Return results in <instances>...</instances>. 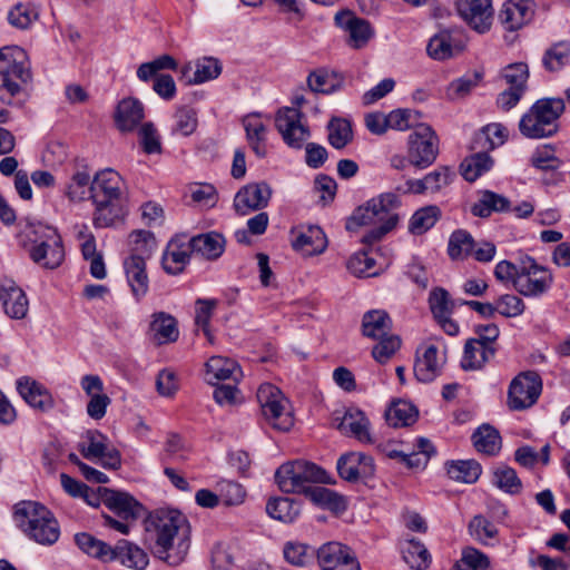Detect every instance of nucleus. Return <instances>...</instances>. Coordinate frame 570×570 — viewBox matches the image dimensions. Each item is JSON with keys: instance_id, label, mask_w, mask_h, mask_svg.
Masks as SVG:
<instances>
[{"instance_id": "obj_52", "label": "nucleus", "mask_w": 570, "mask_h": 570, "mask_svg": "<svg viewBox=\"0 0 570 570\" xmlns=\"http://www.w3.org/2000/svg\"><path fill=\"white\" fill-rule=\"evenodd\" d=\"M262 414L267 423L278 431H288L293 426V416L288 411V401L285 397L283 402L267 407Z\"/></svg>"}, {"instance_id": "obj_62", "label": "nucleus", "mask_w": 570, "mask_h": 570, "mask_svg": "<svg viewBox=\"0 0 570 570\" xmlns=\"http://www.w3.org/2000/svg\"><path fill=\"white\" fill-rule=\"evenodd\" d=\"M421 112L413 109H396L387 115L389 128L405 131L419 125Z\"/></svg>"}, {"instance_id": "obj_4", "label": "nucleus", "mask_w": 570, "mask_h": 570, "mask_svg": "<svg viewBox=\"0 0 570 570\" xmlns=\"http://www.w3.org/2000/svg\"><path fill=\"white\" fill-rule=\"evenodd\" d=\"M31 80L27 52L18 46L0 49V100L11 105Z\"/></svg>"}, {"instance_id": "obj_64", "label": "nucleus", "mask_w": 570, "mask_h": 570, "mask_svg": "<svg viewBox=\"0 0 570 570\" xmlns=\"http://www.w3.org/2000/svg\"><path fill=\"white\" fill-rule=\"evenodd\" d=\"M455 174L446 166H440L435 170L426 174L423 179L426 186V193L435 194L442 188L449 186Z\"/></svg>"}, {"instance_id": "obj_39", "label": "nucleus", "mask_w": 570, "mask_h": 570, "mask_svg": "<svg viewBox=\"0 0 570 570\" xmlns=\"http://www.w3.org/2000/svg\"><path fill=\"white\" fill-rule=\"evenodd\" d=\"M91 176L89 170L83 167L77 169L70 177L69 183L66 185L65 195L70 202H82L90 196Z\"/></svg>"}, {"instance_id": "obj_36", "label": "nucleus", "mask_w": 570, "mask_h": 570, "mask_svg": "<svg viewBox=\"0 0 570 570\" xmlns=\"http://www.w3.org/2000/svg\"><path fill=\"white\" fill-rule=\"evenodd\" d=\"M150 330L154 332L155 340L158 344L175 342L178 338L176 320L164 312L153 315Z\"/></svg>"}, {"instance_id": "obj_44", "label": "nucleus", "mask_w": 570, "mask_h": 570, "mask_svg": "<svg viewBox=\"0 0 570 570\" xmlns=\"http://www.w3.org/2000/svg\"><path fill=\"white\" fill-rule=\"evenodd\" d=\"M446 472L454 481L474 483L480 478L482 468L475 460H461L446 463Z\"/></svg>"}, {"instance_id": "obj_55", "label": "nucleus", "mask_w": 570, "mask_h": 570, "mask_svg": "<svg viewBox=\"0 0 570 570\" xmlns=\"http://www.w3.org/2000/svg\"><path fill=\"white\" fill-rule=\"evenodd\" d=\"M75 541L87 554L102 561H108L109 553H111V546L85 532L77 533L75 535Z\"/></svg>"}, {"instance_id": "obj_42", "label": "nucleus", "mask_w": 570, "mask_h": 570, "mask_svg": "<svg viewBox=\"0 0 570 570\" xmlns=\"http://www.w3.org/2000/svg\"><path fill=\"white\" fill-rule=\"evenodd\" d=\"M489 150L480 149L462 163V176L468 181L476 180L481 175L489 171L493 160L488 154Z\"/></svg>"}, {"instance_id": "obj_41", "label": "nucleus", "mask_w": 570, "mask_h": 570, "mask_svg": "<svg viewBox=\"0 0 570 570\" xmlns=\"http://www.w3.org/2000/svg\"><path fill=\"white\" fill-rule=\"evenodd\" d=\"M474 448L488 455L497 454L501 449V436L499 432L489 424L481 425L473 434Z\"/></svg>"}, {"instance_id": "obj_3", "label": "nucleus", "mask_w": 570, "mask_h": 570, "mask_svg": "<svg viewBox=\"0 0 570 570\" xmlns=\"http://www.w3.org/2000/svg\"><path fill=\"white\" fill-rule=\"evenodd\" d=\"M16 524L32 540L42 546L53 544L60 528L53 514L35 501H22L14 505Z\"/></svg>"}, {"instance_id": "obj_6", "label": "nucleus", "mask_w": 570, "mask_h": 570, "mask_svg": "<svg viewBox=\"0 0 570 570\" xmlns=\"http://www.w3.org/2000/svg\"><path fill=\"white\" fill-rule=\"evenodd\" d=\"M131 243L137 247L134 249L129 257L124 261V268L127 278V283L131 289L134 297L140 301L146 296L149 289V278L146 271V262L142 254L146 256L150 255L153 247L155 246V238L153 233L148 230H134L130 234Z\"/></svg>"}, {"instance_id": "obj_9", "label": "nucleus", "mask_w": 570, "mask_h": 570, "mask_svg": "<svg viewBox=\"0 0 570 570\" xmlns=\"http://www.w3.org/2000/svg\"><path fill=\"white\" fill-rule=\"evenodd\" d=\"M553 275L534 258L525 256L519 261V275L515 279V291L525 297H539L552 286Z\"/></svg>"}, {"instance_id": "obj_26", "label": "nucleus", "mask_w": 570, "mask_h": 570, "mask_svg": "<svg viewBox=\"0 0 570 570\" xmlns=\"http://www.w3.org/2000/svg\"><path fill=\"white\" fill-rule=\"evenodd\" d=\"M114 560L135 570H144L149 563L148 554L140 547L125 539L111 547L108 561Z\"/></svg>"}, {"instance_id": "obj_61", "label": "nucleus", "mask_w": 570, "mask_h": 570, "mask_svg": "<svg viewBox=\"0 0 570 570\" xmlns=\"http://www.w3.org/2000/svg\"><path fill=\"white\" fill-rule=\"evenodd\" d=\"M375 259L368 256V252L360 250L352 255L347 261V269L357 277L375 276L377 273L374 271Z\"/></svg>"}, {"instance_id": "obj_31", "label": "nucleus", "mask_w": 570, "mask_h": 570, "mask_svg": "<svg viewBox=\"0 0 570 570\" xmlns=\"http://www.w3.org/2000/svg\"><path fill=\"white\" fill-rule=\"evenodd\" d=\"M206 371L210 384H215L214 381H225L228 379L237 381L242 376L239 365L234 360L224 356L210 357L206 362Z\"/></svg>"}, {"instance_id": "obj_23", "label": "nucleus", "mask_w": 570, "mask_h": 570, "mask_svg": "<svg viewBox=\"0 0 570 570\" xmlns=\"http://www.w3.org/2000/svg\"><path fill=\"white\" fill-rule=\"evenodd\" d=\"M531 0H508L499 12V21L508 31H515L531 21L533 17Z\"/></svg>"}, {"instance_id": "obj_58", "label": "nucleus", "mask_w": 570, "mask_h": 570, "mask_svg": "<svg viewBox=\"0 0 570 570\" xmlns=\"http://www.w3.org/2000/svg\"><path fill=\"white\" fill-rule=\"evenodd\" d=\"M416 415L417 411L415 407L404 401L393 403L386 412V419L393 426L410 425L415 421Z\"/></svg>"}, {"instance_id": "obj_20", "label": "nucleus", "mask_w": 570, "mask_h": 570, "mask_svg": "<svg viewBox=\"0 0 570 570\" xmlns=\"http://www.w3.org/2000/svg\"><path fill=\"white\" fill-rule=\"evenodd\" d=\"M104 503L119 518L136 521L145 513V508L127 492L104 489Z\"/></svg>"}, {"instance_id": "obj_38", "label": "nucleus", "mask_w": 570, "mask_h": 570, "mask_svg": "<svg viewBox=\"0 0 570 570\" xmlns=\"http://www.w3.org/2000/svg\"><path fill=\"white\" fill-rule=\"evenodd\" d=\"M307 85L314 92L328 95L342 88L343 78L334 71L318 69L308 75Z\"/></svg>"}, {"instance_id": "obj_59", "label": "nucleus", "mask_w": 570, "mask_h": 570, "mask_svg": "<svg viewBox=\"0 0 570 570\" xmlns=\"http://www.w3.org/2000/svg\"><path fill=\"white\" fill-rule=\"evenodd\" d=\"M489 566L490 560L485 553L466 547L462 550L461 559L455 563L454 570H487Z\"/></svg>"}, {"instance_id": "obj_27", "label": "nucleus", "mask_w": 570, "mask_h": 570, "mask_svg": "<svg viewBox=\"0 0 570 570\" xmlns=\"http://www.w3.org/2000/svg\"><path fill=\"white\" fill-rule=\"evenodd\" d=\"M144 117L142 104L136 98H125L117 106L115 122L120 131L128 132L135 130Z\"/></svg>"}, {"instance_id": "obj_19", "label": "nucleus", "mask_w": 570, "mask_h": 570, "mask_svg": "<svg viewBox=\"0 0 570 570\" xmlns=\"http://www.w3.org/2000/svg\"><path fill=\"white\" fill-rule=\"evenodd\" d=\"M338 475L348 482H356L361 478H370L375 472L372 456L362 452L342 454L336 463Z\"/></svg>"}, {"instance_id": "obj_5", "label": "nucleus", "mask_w": 570, "mask_h": 570, "mask_svg": "<svg viewBox=\"0 0 570 570\" xmlns=\"http://www.w3.org/2000/svg\"><path fill=\"white\" fill-rule=\"evenodd\" d=\"M561 98H541L537 100L519 121L520 132L529 139H542L554 136L559 130V118L564 111Z\"/></svg>"}, {"instance_id": "obj_49", "label": "nucleus", "mask_w": 570, "mask_h": 570, "mask_svg": "<svg viewBox=\"0 0 570 570\" xmlns=\"http://www.w3.org/2000/svg\"><path fill=\"white\" fill-rule=\"evenodd\" d=\"M475 247V242L470 233L458 229L452 233L448 244V254L454 261L470 256Z\"/></svg>"}, {"instance_id": "obj_13", "label": "nucleus", "mask_w": 570, "mask_h": 570, "mask_svg": "<svg viewBox=\"0 0 570 570\" xmlns=\"http://www.w3.org/2000/svg\"><path fill=\"white\" fill-rule=\"evenodd\" d=\"M542 391V381L534 371L520 373L509 386V405L512 410L531 407L539 399Z\"/></svg>"}, {"instance_id": "obj_29", "label": "nucleus", "mask_w": 570, "mask_h": 570, "mask_svg": "<svg viewBox=\"0 0 570 570\" xmlns=\"http://www.w3.org/2000/svg\"><path fill=\"white\" fill-rule=\"evenodd\" d=\"M189 247L193 253L200 255L208 261H215L225 250V238L222 234L210 232L191 237Z\"/></svg>"}, {"instance_id": "obj_7", "label": "nucleus", "mask_w": 570, "mask_h": 570, "mask_svg": "<svg viewBox=\"0 0 570 570\" xmlns=\"http://www.w3.org/2000/svg\"><path fill=\"white\" fill-rule=\"evenodd\" d=\"M275 480L285 493H306L312 483H332L324 469L304 460L282 464L275 472Z\"/></svg>"}, {"instance_id": "obj_47", "label": "nucleus", "mask_w": 570, "mask_h": 570, "mask_svg": "<svg viewBox=\"0 0 570 570\" xmlns=\"http://www.w3.org/2000/svg\"><path fill=\"white\" fill-rule=\"evenodd\" d=\"M293 246L304 250L307 255L320 254L326 248V237L320 227H309L296 237Z\"/></svg>"}, {"instance_id": "obj_50", "label": "nucleus", "mask_w": 570, "mask_h": 570, "mask_svg": "<svg viewBox=\"0 0 570 570\" xmlns=\"http://www.w3.org/2000/svg\"><path fill=\"white\" fill-rule=\"evenodd\" d=\"M328 142L335 149H343L353 139L351 122L347 119L334 117L327 125Z\"/></svg>"}, {"instance_id": "obj_53", "label": "nucleus", "mask_w": 570, "mask_h": 570, "mask_svg": "<svg viewBox=\"0 0 570 570\" xmlns=\"http://www.w3.org/2000/svg\"><path fill=\"white\" fill-rule=\"evenodd\" d=\"M570 58V43L568 41H559L546 50L542 63L543 67L550 71H559L569 61Z\"/></svg>"}, {"instance_id": "obj_10", "label": "nucleus", "mask_w": 570, "mask_h": 570, "mask_svg": "<svg viewBox=\"0 0 570 570\" xmlns=\"http://www.w3.org/2000/svg\"><path fill=\"white\" fill-rule=\"evenodd\" d=\"M409 161L416 168L430 167L439 155V137L426 124H420L409 136Z\"/></svg>"}, {"instance_id": "obj_54", "label": "nucleus", "mask_w": 570, "mask_h": 570, "mask_svg": "<svg viewBox=\"0 0 570 570\" xmlns=\"http://www.w3.org/2000/svg\"><path fill=\"white\" fill-rule=\"evenodd\" d=\"M197 112L191 107H179L174 114V125L171 131L174 135L187 137L197 128Z\"/></svg>"}, {"instance_id": "obj_32", "label": "nucleus", "mask_w": 570, "mask_h": 570, "mask_svg": "<svg viewBox=\"0 0 570 570\" xmlns=\"http://www.w3.org/2000/svg\"><path fill=\"white\" fill-rule=\"evenodd\" d=\"M494 353L495 348L493 346L470 338L465 343L461 365L464 370H479L494 356Z\"/></svg>"}, {"instance_id": "obj_57", "label": "nucleus", "mask_w": 570, "mask_h": 570, "mask_svg": "<svg viewBox=\"0 0 570 570\" xmlns=\"http://www.w3.org/2000/svg\"><path fill=\"white\" fill-rule=\"evenodd\" d=\"M501 77L504 79L509 88H521L523 92L527 90L529 79V67L524 62H514L505 66L501 70Z\"/></svg>"}, {"instance_id": "obj_8", "label": "nucleus", "mask_w": 570, "mask_h": 570, "mask_svg": "<svg viewBox=\"0 0 570 570\" xmlns=\"http://www.w3.org/2000/svg\"><path fill=\"white\" fill-rule=\"evenodd\" d=\"M397 206L399 198L394 193L381 194L353 212L346 222V229L353 232L362 226L383 224L390 216H397L392 213Z\"/></svg>"}, {"instance_id": "obj_28", "label": "nucleus", "mask_w": 570, "mask_h": 570, "mask_svg": "<svg viewBox=\"0 0 570 570\" xmlns=\"http://www.w3.org/2000/svg\"><path fill=\"white\" fill-rule=\"evenodd\" d=\"M191 253L189 243H180L177 238L171 239L163 255V268L170 275L180 274L189 263Z\"/></svg>"}, {"instance_id": "obj_25", "label": "nucleus", "mask_w": 570, "mask_h": 570, "mask_svg": "<svg viewBox=\"0 0 570 570\" xmlns=\"http://www.w3.org/2000/svg\"><path fill=\"white\" fill-rule=\"evenodd\" d=\"M17 389L21 397L33 409L46 412L53 407L50 392L37 381L23 376L17 381Z\"/></svg>"}, {"instance_id": "obj_46", "label": "nucleus", "mask_w": 570, "mask_h": 570, "mask_svg": "<svg viewBox=\"0 0 570 570\" xmlns=\"http://www.w3.org/2000/svg\"><path fill=\"white\" fill-rule=\"evenodd\" d=\"M441 216V210L435 205H429L417 209L411 217L409 230L413 235H422L431 229Z\"/></svg>"}, {"instance_id": "obj_33", "label": "nucleus", "mask_w": 570, "mask_h": 570, "mask_svg": "<svg viewBox=\"0 0 570 570\" xmlns=\"http://www.w3.org/2000/svg\"><path fill=\"white\" fill-rule=\"evenodd\" d=\"M247 141L256 156L263 158L266 156V134L267 128L257 115H248L243 119Z\"/></svg>"}, {"instance_id": "obj_51", "label": "nucleus", "mask_w": 570, "mask_h": 570, "mask_svg": "<svg viewBox=\"0 0 570 570\" xmlns=\"http://www.w3.org/2000/svg\"><path fill=\"white\" fill-rule=\"evenodd\" d=\"M222 73V65L218 59L203 57L195 62L193 78L186 79V85H199L216 79Z\"/></svg>"}, {"instance_id": "obj_1", "label": "nucleus", "mask_w": 570, "mask_h": 570, "mask_svg": "<svg viewBox=\"0 0 570 570\" xmlns=\"http://www.w3.org/2000/svg\"><path fill=\"white\" fill-rule=\"evenodd\" d=\"M145 541L156 558L178 566L190 548V523L176 509H157L144 520Z\"/></svg>"}, {"instance_id": "obj_60", "label": "nucleus", "mask_w": 570, "mask_h": 570, "mask_svg": "<svg viewBox=\"0 0 570 570\" xmlns=\"http://www.w3.org/2000/svg\"><path fill=\"white\" fill-rule=\"evenodd\" d=\"M429 305L434 318L436 320L451 315L455 303L450 299L448 291L442 287H436L430 293Z\"/></svg>"}, {"instance_id": "obj_63", "label": "nucleus", "mask_w": 570, "mask_h": 570, "mask_svg": "<svg viewBox=\"0 0 570 570\" xmlns=\"http://www.w3.org/2000/svg\"><path fill=\"white\" fill-rule=\"evenodd\" d=\"M216 306V299L198 298L196 301L195 323L202 328L210 343H213V335L209 330V323Z\"/></svg>"}, {"instance_id": "obj_11", "label": "nucleus", "mask_w": 570, "mask_h": 570, "mask_svg": "<svg viewBox=\"0 0 570 570\" xmlns=\"http://www.w3.org/2000/svg\"><path fill=\"white\" fill-rule=\"evenodd\" d=\"M18 243L21 247L30 253V249L36 245L52 247L49 252L51 264H55L60 258V235L57 229L45 225L42 223L27 222L20 224V229L17 234Z\"/></svg>"}, {"instance_id": "obj_2", "label": "nucleus", "mask_w": 570, "mask_h": 570, "mask_svg": "<svg viewBox=\"0 0 570 570\" xmlns=\"http://www.w3.org/2000/svg\"><path fill=\"white\" fill-rule=\"evenodd\" d=\"M122 187L124 180L114 169L107 168L95 175L90 185V199L95 205V227H110L124 216Z\"/></svg>"}, {"instance_id": "obj_12", "label": "nucleus", "mask_w": 570, "mask_h": 570, "mask_svg": "<svg viewBox=\"0 0 570 570\" xmlns=\"http://www.w3.org/2000/svg\"><path fill=\"white\" fill-rule=\"evenodd\" d=\"M275 127L284 142L294 149H301L311 137V130L303 122V114L297 108L279 109L275 117Z\"/></svg>"}, {"instance_id": "obj_24", "label": "nucleus", "mask_w": 570, "mask_h": 570, "mask_svg": "<svg viewBox=\"0 0 570 570\" xmlns=\"http://www.w3.org/2000/svg\"><path fill=\"white\" fill-rule=\"evenodd\" d=\"M0 301L4 313L13 320H22L29 309L26 293L11 279L4 281L0 286Z\"/></svg>"}, {"instance_id": "obj_43", "label": "nucleus", "mask_w": 570, "mask_h": 570, "mask_svg": "<svg viewBox=\"0 0 570 570\" xmlns=\"http://www.w3.org/2000/svg\"><path fill=\"white\" fill-rule=\"evenodd\" d=\"M468 532L475 541L483 546L492 544V541L495 540L499 534L495 524L483 514H476L470 520Z\"/></svg>"}, {"instance_id": "obj_40", "label": "nucleus", "mask_w": 570, "mask_h": 570, "mask_svg": "<svg viewBox=\"0 0 570 570\" xmlns=\"http://www.w3.org/2000/svg\"><path fill=\"white\" fill-rule=\"evenodd\" d=\"M402 553L405 563H407L412 569L425 570L431 563L430 552L419 540H406L402 546Z\"/></svg>"}, {"instance_id": "obj_14", "label": "nucleus", "mask_w": 570, "mask_h": 570, "mask_svg": "<svg viewBox=\"0 0 570 570\" xmlns=\"http://www.w3.org/2000/svg\"><path fill=\"white\" fill-rule=\"evenodd\" d=\"M78 450L87 460H101L106 469H118L121 464L120 453L108 444V439L97 430H89L78 444Z\"/></svg>"}, {"instance_id": "obj_56", "label": "nucleus", "mask_w": 570, "mask_h": 570, "mask_svg": "<svg viewBox=\"0 0 570 570\" xmlns=\"http://www.w3.org/2000/svg\"><path fill=\"white\" fill-rule=\"evenodd\" d=\"M417 451L402 455V462L410 469H423L430 458L435 454V449L430 440L420 438L416 442Z\"/></svg>"}, {"instance_id": "obj_21", "label": "nucleus", "mask_w": 570, "mask_h": 570, "mask_svg": "<svg viewBox=\"0 0 570 570\" xmlns=\"http://www.w3.org/2000/svg\"><path fill=\"white\" fill-rule=\"evenodd\" d=\"M335 22L348 35L347 43L354 49H361L373 37L374 31L368 21L353 16L350 11L335 14Z\"/></svg>"}, {"instance_id": "obj_48", "label": "nucleus", "mask_w": 570, "mask_h": 570, "mask_svg": "<svg viewBox=\"0 0 570 570\" xmlns=\"http://www.w3.org/2000/svg\"><path fill=\"white\" fill-rule=\"evenodd\" d=\"M504 127L500 124H489L475 134L473 149L492 150L504 142Z\"/></svg>"}, {"instance_id": "obj_17", "label": "nucleus", "mask_w": 570, "mask_h": 570, "mask_svg": "<svg viewBox=\"0 0 570 570\" xmlns=\"http://www.w3.org/2000/svg\"><path fill=\"white\" fill-rule=\"evenodd\" d=\"M272 193L271 186L265 181L247 184L235 195L234 208L242 216L261 210L267 207Z\"/></svg>"}, {"instance_id": "obj_34", "label": "nucleus", "mask_w": 570, "mask_h": 570, "mask_svg": "<svg viewBox=\"0 0 570 570\" xmlns=\"http://www.w3.org/2000/svg\"><path fill=\"white\" fill-rule=\"evenodd\" d=\"M510 209V200L491 190H483L476 203L473 204L471 212L474 216L487 218L492 213H502Z\"/></svg>"}, {"instance_id": "obj_22", "label": "nucleus", "mask_w": 570, "mask_h": 570, "mask_svg": "<svg viewBox=\"0 0 570 570\" xmlns=\"http://www.w3.org/2000/svg\"><path fill=\"white\" fill-rule=\"evenodd\" d=\"M445 364V353L439 352L434 345L424 347L423 352H417L414 363V375L419 382L430 383L441 374Z\"/></svg>"}, {"instance_id": "obj_45", "label": "nucleus", "mask_w": 570, "mask_h": 570, "mask_svg": "<svg viewBox=\"0 0 570 570\" xmlns=\"http://www.w3.org/2000/svg\"><path fill=\"white\" fill-rule=\"evenodd\" d=\"M316 550L299 541H287L284 544L283 554L285 560L292 566L306 567L316 558Z\"/></svg>"}, {"instance_id": "obj_30", "label": "nucleus", "mask_w": 570, "mask_h": 570, "mask_svg": "<svg viewBox=\"0 0 570 570\" xmlns=\"http://www.w3.org/2000/svg\"><path fill=\"white\" fill-rule=\"evenodd\" d=\"M392 331V320L383 309L366 312L362 318V334L365 337L376 340L384 337Z\"/></svg>"}, {"instance_id": "obj_15", "label": "nucleus", "mask_w": 570, "mask_h": 570, "mask_svg": "<svg viewBox=\"0 0 570 570\" xmlns=\"http://www.w3.org/2000/svg\"><path fill=\"white\" fill-rule=\"evenodd\" d=\"M316 560L321 570H361V563L352 548L337 541H330L317 548Z\"/></svg>"}, {"instance_id": "obj_35", "label": "nucleus", "mask_w": 570, "mask_h": 570, "mask_svg": "<svg viewBox=\"0 0 570 570\" xmlns=\"http://www.w3.org/2000/svg\"><path fill=\"white\" fill-rule=\"evenodd\" d=\"M266 512L275 520L292 523L301 513V504L291 498H273L267 501Z\"/></svg>"}, {"instance_id": "obj_16", "label": "nucleus", "mask_w": 570, "mask_h": 570, "mask_svg": "<svg viewBox=\"0 0 570 570\" xmlns=\"http://www.w3.org/2000/svg\"><path fill=\"white\" fill-rule=\"evenodd\" d=\"M333 424L342 434L354 438L362 444L376 442L368 417L357 407H348L342 417H334Z\"/></svg>"}, {"instance_id": "obj_18", "label": "nucleus", "mask_w": 570, "mask_h": 570, "mask_svg": "<svg viewBox=\"0 0 570 570\" xmlns=\"http://www.w3.org/2000/svg\"><path fill=\"white\" fill-rule=\"evenodd\" d=\"M459 14L475 31L487 32L493 21V8L491 0H456Z\"/></svg>"}, {"instance_id": "obj_37", "label": "nucleus", "mask_w": 570, "mask_h": 570, "mask_svg": "<svg viewBox=\"0 0 570 570\" xmlns=\"http://www.w3.org/2000/svg\"><path fill=\"white\" fill-rule=\"evenodd\" d=\"M459 50L460 48L454 43L452 35L448 30L434 35L426 47L428 55L434 60H446Z\"/></svg>"}]
</instances>
